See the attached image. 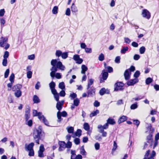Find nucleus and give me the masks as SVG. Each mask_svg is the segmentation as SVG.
<instances>
[{
  "instance_id": "obj_4",
  "label": "nucleus",
  "mask_w": 159,
  "mask_h": 159,
  "mask_svg": "<svg viewBox=\"0 0 159 159\" xmlns=\"http://www.w3.org/2000/svg\"><path fill=\"white\" fill-rule=\"evenodd\" d=\"M55 55L58 57H59L61 56L63 59H66L68 56V54L67 52H62L60 50H57L56 51Z\"/></svg>"
},
{
  "instance_id": "obj_31",
  "label": "nucleus",
  "mask_w": 159,
  "mask_h": 159,
  "mask_svg": "<svg viewBox=\"0 0 159 159\" xmlns=\"http://www.w3.org/2000/svg\"><path fill=\"white\" fill-rule=\"evenodd\" d=\"M89 125L87 123H85L84 124V128L86 130H89Z\"/></svg>"
},
{
  "instance_id": "obj_42",
  "label": "nucleus",
  "mask_w": 159,
  "mask_h": 159,
  "mask_svg": "<svg viewBox=\"0 0 159 159\" xmlns=\"http://www.w3.org/2000/svg\"><path fill=\"white\" fill-rule=\"evenodd\" d=\"M152 81V79L151 78L148 77L147 79L146 80V83L147 84H149Z\"/></svg>"
},
{
  "instance_id": "obj_23",
  "label": "nucleus",
  "mask_w": 159,
  "mask_h": 159,
  "mask_svg": "<svg viewBox=\"0 0 159 159\" xmlns=\"http://www.w3.org/2000/svg\"><path fill=\"white\" fill-rule=\"evenodd\" d=\"M99 110H97L95 111H93L91 112L90 114V116L92 117L94 116H96L97 114L99 113Z\"/></svg>"
},
{
  "instance_id": "obj_61",
  "label": "nucleus",
  "mask_w": 159,
  "mask_h": 159,
  "mask_svg": "<svg viewBox=\"0 0 159 159\" xmlns=\"http://www.w3.org/2000/svg\"><path fill=\"white\" fill-rule=\"evenodd\" d=\"M85 51L86 53H91L92 52V50L91 48H87L85 49Z\"/></svg>"
},
{
  "instance_id": "obj_8",
  "label": "nucleus",
  "mask_w": 159,
  "mask_h": 159,
  "mask_svg": "<svg viewBox=\"0 0 159 159\" xmlns=\"http://www.w3.org/2000/svg\"><path fill=\"white\" fill-rule=\"evenodd\" d=\"M58 144L60 146L58 150L59 151H63L66 148V143L64 141H59Z\"/></svg>"
},
{
  "instance_id": "obj_18",
  "label": "nucleus",
  "mask_w": 159,
  "mask_h": 159,
  "mask_svg": "<svg viewBox=\"0 0 159 159\" xmlns=\"http://www.w3.org/2000/svg\"><path fill=\"white\" fill-rule=\"evenodd\" d=\"M81 73L82 74H84L85 72L88 70V68L84 65H83L81 66Z\"/></svg>"
},
{
  "instance_id": "obj_59",
  "label": "nucleus",
  "mask_w": 159,
  "mask_h": 159,
  "mask_svg": "<svg viewBox=\"0 0 159 159\" xmlns=\"http://www.w3.org/2000/svg\"><path fill=\"white\" fill-rule=\"evenodd\" d=\"M140 58V56L138 54H135L134 56V59L135 60H138Z\"/></svg>"
},
{
  "instance_id": "obj_3",
  "label": "nucleus",
  "mask_w": 159,
  "mask_h": 159,
  "mask_svg": "<svg viewBox=\"0 0 159 159\" xmlns=\"http://www.w3.org/2000/svg\"><path fill=\"white\" fill-rule=\"evenodd\" d=\"M41 134V130L40 129H34V131L33 136L35 142L38 144H39V140L40 139V135Z\"/></svg>"
},
{
  "instance_id": "obj_38",
  "label": "nucleus",
  "mask_w": 159,
  "mask_h": 159,
  "mask_svg": "<svg viewBox=\"0 0 159 159\" xmlns=\"http://www.w3.org/2000/svg\"><path fill=\"white\" fill-rule=\"evenodd\" d=\"M104 59V55L103 53H101L98 57V60L101 61H102Z\"/></svg>"
},
{
  "instance_id": "obj_49",
  "label": "nucleus",
  "mask_w": 159,
  "mask_h": 159,
  "mask_svg": "<svg viewBox=\"0 0 159 159\" xmlns=\"http://www.w3.org/2000/svg\"><path fill=\"white\" fill-rule=\"evenodd\" d=\"M140 75V72L139 71L137 70L135 72L134 75V76L135 78H137Z\"/></svg>"
},
{
  "instance_id": "obj_60",
  "label": "nucleus",
  "mask_w": 159,
  "mask_h": 159,
  "mask_svg": "<svg viewBox=\"0 0 159 159\" xmlns=\"http://www.w3.org/2000/svg\"><path fill=\"white\" fill-rule=\"evenodd\" d=\"M32 120H29L27 122V123H26V124L27 125L29 126H32Z\"/></svg>"
},
{
  "instance_id": "obj_34",
  "label": "nucleus",
  "mask_w": 159,
  "mask_h": 159,
  "mask_svg": "<svg viewBox=\"0 0 159 159\" xmlns=\"http://www.w3.org/2000/svg\"><path fill=\"white\" fill-rule=\"evenodd\" d=\"M80 153L83 155H86V152L84 148V147L82 146L80 149Z\"/></svg>"
},
{
  "instance_id": "obj_16",
  "label": "nucleus",
  "mask_w": 159,
  "mask_h": 159,
  "mask_svg": "<svg viewBox=\"0 0 159 159\" xmlns=\"http://www.w3.org/2000/svg\"><path fill=\"white\" fill-rule=\"evenodd\" d=\"M125 79L126 80H129L130 77V75L129 74V70H126L124 74Z\"/></svg>"
},
{
  "instance_id": "obj_11",
  "label": "nucleus",
  "mask_w": 159,
  "mask_h": 159,
  "mask_svg": "<svg viewBox=\"0 0 159 159\" xmlns=\"http://www.w3.org/2000/svg\"><path fill=\"white\" fill-rule=\"evenodd\" d=\"M34 145V143H31L28 145L27 144H25V149L26 151H28L32 149H33V147Z\"/></svg>"
},
{
  "instance_id": "obj_7",
  "label": "nucleus",
  "mask_w": 159,
  "mask_h": 159,
  "mask_svg": "<svg viewBox=\"0 0 159 159\" xmlns=\"http://www.w3.org/2000/svg\"><path fill=\"white\" fill-rule=\"evenodd\" d=\"M8 38L6 37H2L0 38V47H3L7 42Z\"/></svg>"
},
{
  "instance_id": "obj_10",
  "label": "nucleus",
  "mask_w": 159,
  "mask_h": 159,
  "mask_svg": "<svg viewBox=\"0 0 159 159\" xmlns=\"http://www.w3.org/2000/svg\"><path fill=\"white\" fill-rule=\"evenodd\" d=\"M57 102L56 104V108L59 111H60L62 108L64 101V100H62L61 101H59Z\"/></svg>"
},
{
  "instance_id": "obj_22",
  "label": "nucleus",
  "mask_w": 159,
  "mask_h": 159,
  "mask_svg": "<svg viewBox=\"0 0 159 159\" xmlns=\"http://www.w3.org/2000/svg\"><path fill=\"white\" fill-rule=\"evenodd\" d=\"M15 95L17 98L20 97L22 94V92L20 90H18L15 93Z\"/></svg>"
},
{
  "instance_id": "obj_33",
  "label": "nucleus",
  "mask_w": 159,
  "mask_h": 159,
  "mask_svg": "<svg viewBox=\"0 0 159 159\" xmlns=\"http://www.w3.org/2000/svg\"><path fill=\"white\" fill-rule=\"evenodd\" d=\"M82 131L80 129H78L75 133V136L80 137L81 135Z\"/></svg>"
},
{
  "instance_id": "obj_56",
  "label": "nucleus",
  "mask_w": 159,
  "mask_h": 159,
  "mask_svg": "<svg viewBox=\"0 0 159 159\" xmlns=\"http://www.w3.org/2000/svg\"><path fill=\"white\" fill-rule=\"evenodd\" d=\"M5 13V10L4 9H1L0 10V16H3Z\"/></svg>"
},
{
  "instance_id": "obj_54",
  "label": "nucleus",
  "mask_w": 159,
  "mask_h": 159,
  "mask_svg": "<svg viewBox=\"0 0 159 159\" xmlns=\"http://www.w3.org/2000/svg\"><path fill=\"white\" fill-rule=\"evenodd\" d=\"M29 155L30 156H33L34 155V152L33 149L29 150Z\"/></svg>"
},
{
  "instance_id": "obj_64",
  "label": "nucleus",
  "mask_w": 159,
  "mask_h": 159,
  "mask_svg": "<svg viewBox=\"0 0 159 159\" xmlns=\"http://www.w3.org/2000/svg\"><path fill=\"white\" fill-rule=\"evenodd\" d=\"M80 58V56L78 55H75L74 56L73 58L74 60L77 61Z\"/></svg>"
},
{
  "instance_id": "obj_46",
  "label": "nucleus",
  "mask_w": 159,
  "mask_h": 159,
  "mask_svg": "<svg viewBox=\"0 0 159 159\" xmlns=\"http://www.w3.org/2000/svg\"><path fill=\"white\" fill-rule=\"evenodd\" d=\"M7 59H3L2 60V65L4 66H6L7 65Z\"/></svg>"
},
{
  "instance_id": "obj_55",
  "label": "nucleus",
  "mask_w": 159,
  "mask_h": 159,
  "mask_svg": "<svg viewBox=\"0 0 159 159\" xmlns=\"http://www.w3.org/2000/svg\"><path fill=\"white\" fill-rule=\"evenodd\" d=\"M54 98L57 101H59V94L57 93L54 95Z\"/></svg>"
},
{
  "instance_id": "obj_6",
  "label": "nucleus",
  "mask_w": 159,
  "mask_h": 159,
  "mask_svg": "<svg viewBox=\"0 0 159 159\" xmlns=\"http://www.w3.org/2000/svg\"><path fill=\"white\" fill-rule=\"evenodd\" d=\"M142 15L143 17L149 19L151 17V13L147 9H144L143 10Z\"/></svg>"
},
{
  "instance_id": "obj_26",
  "label": "nucleus",
  "mask_w": 159,
  "mask_h": 159,
  "mask_svg": "<svg viewBox=\"0 0 159 159\" xmlns=\"http://www.w3.org/2000/svg\"><path fill=\"white\" fill-rule=\"evenodd\" d=\"M128 50V47H123L122 49L121 50L120 52L122 54H125Z\"/></svg>"
},
{
  "instance_id": "obj_62",
  "label": "nucleus",
  "mask_w": 159,
  "mask_h": 159,
  "mask_svg": "<svg viewBox=\"0 0 159 159\" xmlns=\"http://www.w3.org/2000/svg\"><path fill=\"white\" fill-rule=\"evenodd\" d=\"M61 116L63 117H66L67 116V113L65 111H63L61 112Z\"/></svg>"
},
{
  "instance_id": "obj_32",
  "label": "nucleus",
  "mask_w": 159,
  "mask_h": 159,
  "mask_svg": "<svg viewBox=\"0 0 159 159\" xmlns=\"http://www.w3.org/2000/svg\"><path fill=\"white\" fill-rule=\"evenodd\" d=\"M59 87L62 90L65 89V85L64 83L63 82L60 83L59 84Z\"/></svg>"
},
{
  "instance_id": "obj_12",
  "label": "nucleus",
  "mask_w": 159,
  "mask_h": 159,
  "mask_svg": "<svg viewBox=\"0 0 159 159\" xmlns=\"http://www.w3.org/2000/svg\"><path fill=\"white\" fill-rule=\"evenodd\" d=\"M138 81L139 80L138 79L135 78L129 81L127 83V84L128 86L133 85L136 83L138 82Z\"/></svg>"
},
{
  "instance_id": "obj_63",
  "label": "nucleus",
  "mask_w": 159,
  "mask_h": 159,
  "mask_svg": "<svg viewBox=\"0 0 159 159\" xmlns=\"http://www.w3.org/2000/svg\"><path fill=\"white\" fill-rule=\"evenodd\" d=\"M125 42V43L129 44L130 42V40L128 38H124Z\"/></svg>"
},
{
  "instance_id": "obj_40",
  "label": "nucleus",
  "mask_w": 159,
  "mask_h": 159,
  "mask_svg": "<svg viewBox=\"0 0 159 159\" xmlns=\"http://www.w3.org/2000/svg\"><path fill=\"white\" fill-rule=\"evenodd\" d=\"M138 107L137 103L132 104L130 106V108L132 110H134L137 108Z\"/></svg>"
},
{
  "instance_id": "obj_57",
  "label": "nucleus",
  "mask_w": 159,
  "mask_h": 159,
  "mask_svg": "<svg viewBox=\"0 0 159 159\" xmlns=\"http://www.w3.org/2000/svg\"><path fill=\"white\" fill-rule=\"evenodd\" d=\"M28 58L29 59L33 60L35 58V55L34 54H32L28 56Z\"/></svg>"
},
{
  "instance_id": "obj_41",
  "label": "nucleus",
  "mask_w": 159,
  "mask_h": 159,
  "mask_svg": "<svg viewBox=\"0 0 159 159\" xmlns=\"http://www.w3.org/2000/svg\"><path fill=\"white\" fill-rule=\"evenodd\" d=\"M145 51V48L144 46L141 47L139 49V52L141 54H143Z\"/></svg>"
},
{
  "instance_id": "obj_43",
  "label": "nucleus",
  "mask_w": 159,
  "mask_h": 159,
  "mask_svg": "<svg viewBox=\"0 0 159 159\" xmlns=\"http://www.w3.org/2000/svg\"><path fill=\"white\" fill-rule=\"evenodd\" d=\"M72 144L71 142L68 141L67 143H66V148H70L72 147Z\"/></svg>"
},
{
  "instance_id": "obj_50",
  "label": "nucleus",
  "mask_w": 159,
  "mask_h": 159,
  "mask_svg": "<svg viewBox=\"0 0 159 159\" xmlns=\"http://www.w3.org/2000/svg\"><path fill=\"white\" fill-rule=\"evenodd\" d=\"M74 142L76 145L79 144L80 143V139L79 138H76L74 139Z\"/></svg>"
},
{
  "instance_id": "obj_28",
  "label": "nucleus",
  "mask_w": 159,
  "mask_h": 159,
  "mask_svg": "<svg viewBox=\"0 0 159 159\" xmlns=\"http://www.w3.org/2000/svg\"><path fill=\"white\" fill-rule=\"evenodd\" d=\"M58 7L57 6L54 7L52 10V13L54 14H57L58 12Z\"/></svg>"
},
{
  "instance_id": "obj_1",
  "label": "nucleus",
  "mask_w": 159,
  "mask_h": 159,
  "mask_svg": "<svg viewBox=\"0 0 159 159\" xmlns=\"http://www.w3.org/2000/svg\"><path fill=\"white\" fill-rule=\"evenodd\" d=\"M51 64L52 66L50 69L51 71L50 73V76L52 78L55 76L57 79H61V76L60 74L57 73L55 75V72L57 70L58 68L61 70H64L65 68V66L62 65V63L61 61H57V59L52 60L51 62Z\"/></svg>"
},
{
  "instance_id": "obj_51",
  "label": "nucleus",
  "mask_w": 159,
  "mask_h": 159,
  "mask_svg": "<svg viewBox=\"0 0 159 159\" xmlns=\"http://www.w3.org/2000/svg\"><path fill=\"white\" fill-rule=\"evenodd\" d=\"M120 56H117L116 57L115 61L116 63H119L120 62Z\"/></svg>"
},
{
  "instance_id": "obj_9",
  "label": "nucleus",
  "mask_w": 159,
  "mask_h": 159,
  "mask_svg": "<svg viewBox=\"0 0 159 159\" xmlns=\"http://www.w3.org/2000/svg\"><path fill=\"white\" fill-rule=\"evenodd\" d=\"M88 90V94L89 96L93 97L95 95V89L93 86Z\"/></svg>"
},
{
  "instance_id": "obj_2",
  "label": "nucleus",
  "mask_w": 159,
  "mask_h": 159,
  "mask_svg": "<svg viewBox=\"0 0 159 159\" xmlns=\"http://www.w3.org/2000/svg\"><path fill=\"white\" fill-rule=\"evenodd\" d=\"M33 116H38V118L44 124L47 125L49 126V123L47 120L46 119L43 115H42V113L41 112H38L36 110H33Z\"/></svg>"
},
{
  "instance_id": "obj_37",
  "label": "nucleus",
  "mask_w": 159,
  "mask_h": 159,
  "mask_svg": "<svg viewBox=\"0 0 159 159\" xmlns=\"http://www.w3.org/2000/svg\"><path fill=\"white\" fill-rule=\"evenodd\" d=\"M68 132L69 133H72L74 131V128L72 127H70L67 128Z\"/></svg>"
},
{
  "instance_id": "obj_53",
  "label": "nucleus",
  "mask_w": 159,
  "mask_h": 159,
  "mask_svg": "<svg viewBox=\"0 0 159 159\" xmlns=\"http://www.w3.org/2000/svg\"><path fill=\"white\" fill-rule=\"evenodd\" d=\"M134 124L136 125L138 127L140 124V122L139 120H133Z\"/></svg>"
},
{
  "instance_id": "obj_35",
  "label": "nucleus",
  "mask_w": 159,
  "mask_h": 159,
  "mask_svg": "<svg viewBox=\"0 0 159 159\" xmlns=\"http://www.w3.org/2000/svg\"><path fill=\"white\" fill-rule=\"evenodd\" d=\"M15 78V75L13 73H12L11 74L9 77V80L12 83L14 82V80Z\"/></svg>"
},
{
  "instance_id": "obj_44",
  "label": "nucleus",
  "mask_w": 159,
  "mask_h": 159,
  "mask_svg": "<svg viewBox=\"0 0 159 159\" xmlns=\"http://www.w3.org/2000/svg\"><path fill=\"white\" fill-rule=\"evenodd\" d=\"M105 69L107 70V71L109 73L112 72L113 71L112 68L110 66H107V67H105Z\"/></svg>"
},
{
  "instance_id": "obj_13",
  "label": "nucleus",
  "mask_w": 159,
  "mask_h": 159,
  "mask_svg": "<svg viewBox=\"0 0 159 159\" xmlns=\"http://www.w3.org/2000/svg\"><path fill=\"white\" fill-rule=\"evenodd\" d=\"M128 119V117L126 116H123L120 117L118 120V122L120 124L126 121Z\"/></svg>"
},
{
  "instance_id": "obj_14",
  "label": "nucleus",
  "mask_w": 159,
  "mask_h": 159,
  "mask_svg": "<svg viewBox=\"0 0 159 159\" xmlns=\"http://www.w3.org/2000/svg\"><path fill=\"white\" fill-rule=\"evenodd\" d=\"M22 87V85L20 84H17L14 85L12 88V90L13 91H16L18 90H20Z\"/></svg>"
},
{
  "instance_id": "obj_24",
  "label": "nucleus",
  "mask_w": 159,
  "mask_h": 159,
  "mask_svg": "<svg viewBox=\"0 0 159 159\" xmlns=\"http://www.w3.org/2000/svg\"><path fill=\"white\" fill-rule=\"evenodd\" d=\"M116 122L113 119L109 118L107 120V123L111 125H114L115 124Z\"/></svg>"
},
{
  "instance_id": "obj_29",
  "label": "nucleus",
  "mask_w": 159,
  "mask_h": 159,
  "mask_svg": "<svg viewBox=\"0 0 159 159\" xmlns=\"http://www.w3.org/2000/svg\"><path fill=\"white\" fill-rule=\"evenodd\" d=\"M71 10L72 12H76L77 11V9L74 3H73L71 7Z\"/></svg>"
},
{
  "instance_id": "obj_21",
  "label": "nucleus",
  "mask_w": 159,
  "mask_h": 159,
  "mask_svg": "<svg viewBox=\"0 0 159 159\" xmlns=\"http://www.w3.org/2000/svg\"><path fill=\"white\" fill-rule=\"evenodd\" d=\"M33 101L34 103H37L40 102V100L38 97L36 95L33 96Z\"/></svg>"
},
{
  "instance_id": "obj_36",
  "label": "nucleus",
  "mask_w": 159,
  "mask_h": 159,
  "mask_svg": "<svg viewBox=\"0 0 159 159\" xmlns=\"http://www.w3.org/2000/svg\"><path fill=\"white\" fill-rule=\"evenodd\" d=\"M0 22L1 23V27L2 28L3 27L4 25L6 23V21L4 20V19L3 18H0Z\"/></svg>"
},
{
  "instance_id": "obj_30",
  "label": "nucleus",
  "mask_w": 159,
  "mask_h": 159,
  "mask_svg": "<svg viewBox=\"0 0 159 159\" xmlns=\"http://www.w3.org/2000/svg\"><path fill=\"white\" fill-rule=\"evenodd\" d=\"M61 112L60 111H58L57 112V117L58 119V120H57L58 122H60L62 120V119L61 118Z\"/></svg>"
},
{
  "instance_id": "obj_27",
  "label": "nucleus",
  "mask_w": 159,
  "mask_h": 159,
  "mask_svg": "<svg viewBox=\"0 0 159 159\" xmlns=\"http://www.w3.org/2000/svg\"><path fill=\"white\" fill-rule=\"evenodd\" d=\"M80 100L78 98H76L74 100V105L76 106H78L80 103Z\"/></svg>"
},
{
  "instance_id": "obj_19",
  "label": "nucleus",
  "mask_w": 159,
  "mask_h": 159,
  "mask_svg": "<svg viewBox=\"0 0 159 159\" xmlns=\"http://www.w3.org/2000/svg\"><path fill=\"white\" fill-rule=\"evenodd\" d=\"M94 80L93 79H90L89 80V81L88 82L87 85V89H89L91 87V86L93 84Z\"/></svg>"
},
{
  "instance_id": "obj_39",
  "label": "nucleus",
  "mask_w": 159,
  "mask_h": 159,
  "mask_svg": "<svg viewBox=\"0 0 159 159\" xmlns=\"http://www.w3.org/2000/svg\"><path fill=\"white\" fill-rule=\"evenodd\" d=\"M49 85L51 89H55L56 85L55 83L53 81L52 82L49 84Z\"/></svg>"
},
{
  "instance_id": "obj_48",
  "label": "nucleus",
  "mask_w": 159,
  "mask_h": 159,
  "mask_svg": "<svg viewBox=\"0 0 159 159\" xmlns=\"http://www.w3.org/2000/svg\"><path fill=\"white\" fill-rule=\"evenodd\" d=\"M32 74V72L31 71H28L27 73V77L29 79L31 78Z\"/></svg>"
},
{
  "instance_id": "obj_20",
  "label": "nucleus",
  "mask_w": 159,
  "mask_h": 159,
  "mask_svg": "<svg viewBox=\"0 0 159 159\" xmlns=\"http://www.w3.org/2000/svg\"><path fill=\"white\" fill-rule=\"evenodd\" d=\"M109 91H108L107 92H106V90L104 88L102 89L99 91V93L101 95H103L105 93L108 94Z\"/></svg>"
},
{
  "instance_id": "obj_52",
  "label": "nucleus",
  "mask_w": 159,
  "mask_h": 159,
  "mask_svg": "<svg viewBox=\"0 0 159 159\" xmlns=\"http://www.w3.org/2000/svg\"><path fill=\"white\" fill-rule=\"evenodd\" d=\"M70 96L71 98V99L72 100L77 97V95L75 93H73L70 94Z\"/></svg>"
},
{
  "instance_id": "obj_58",
  "label": "nucleus",
  "mask_w": 159,
  "mask_h": 159,
  "mask_svg": "<svg viewBox=\"0 0 159 159\" xmlns=\"http://www.w3.org/2000/svg\"><path fill=\"white\" fill-rule=\"evenodd\" d=\"M94 146L96 150H98L100 148V144L98 143H96L95 144Z\"/></svg>"
},
{
  "instance_id": "obj_17",
  "label": "nucleus",
  "mask_w": 159,
  "mask_h": 159,
  "mask_svg": "<svg viewBox=\"0 0 159 159\" xmlns=\"http://www.w3.org/2000/svg\"><path fill=\"white\" fill-rule=\"evenodd\" d=\"M102 78L103 80H106L108 76V73L107 72L105 71L104 70H102Z\"/></svg>"
},
{
  "instance_id": "obj_15",
  "label": "nucleus",
  "mask_w": 159,
  "mask_h": 159,
  "mask_svg": "<svg viewBox=\"0 0 159 159\" xmlns=\"http://www.w3.org/2000/svg\"><path fill=\"white\" fill-rule=\"evenodd\" d=\"M30 109H26L25 115V117L26 121L27 120L30 118Z\"/></svg>"
},
{
  "instance_id": "obj_47",
  "label": "nucleus",
  "mask_w": 159,
  "mask_h": 159,
  "mask_svg": "<svg viewBox=\"0 0 159 159\" xmlns=\"http://www.w3.org/2000/svg\"><path fill=\"white\" fill-rule=\"evenodd\" d=\"M9 69H7L4 73V77L5 78H7L8 76L9 73Z\"/></svg>"
},
{
  "instance_id": "obj_5",
  "label": "nucleus",
  "mask_w": 159,
  "mask_h": 159,
  "mask_svg": "<svg viewBox=\"0 0 159 159\" xmlns=\"http://www.w3.org/2000/svg\"><path fill=\"white\" fill-rule=\"evenodd\" d=\"M124 84L121 82H118L115 84V90L118 91L124 89Z\"/></svg>"
},
{
  "instance_id": "obj_45",
  "label": "nucleus",
  "mask_w": 159,
  "mask_h": 159,
  "mask_svg": "<svg viewBox=\"0 0 159 159\" xmlns=\"http://www.w3.org/2000/svg\"><path fill=\"white\" fill-rule=\"evenodd\" d=\"M9 55V53L8 51H6L5 52L4 55V59H7Z\"/></svg>"
},
{
  "instance_id": "obj_25",
  "label": "nucleus",
  "mask_w": 159,
  "mask_h": 159,
  "mask_svg": "<svg viewBox=\"0 0 159 159\" xmlns=\"http://www.w3.org/2000/svg\"><path fill=\"white\" fill-rule=\"evenodd\" d=\"M108 124L107 123L103 126H102L101 125H98V128L101 129L102 128L104 129H106L108 128Z\"/></svg>"
}]
</instances>
